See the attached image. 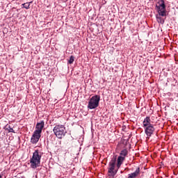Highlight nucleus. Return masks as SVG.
Listing matches in <instances>:
<instances>
[{
	"label": "nucleus",
	"instance_id": "nucleus-1",
	"mask_svg": "<svg viewBox=\"0 0 178 178\" xmlns=\"http://www.w3.org/2000/svg\"><path fill=\"white\" fill-rule=\"evenodd\" d=\"M117 162V156H113L111 160L108 163V178H115V176L117 175L119 168L116 166ZM116 166V167H115Z\"/></svg>",
	"mask_w": 178,
	"mask_h": 178
},
{
	"label": "nucleus",
	"instance_id": "nucleus-2",
	"mask_svg": "<svg viewBox=\"0 0 178 178\" xmlns=\"http://www.w3.org/2000/svg\"><path fill=\"white\" fill-rule=\"evenodd\" d=\"M42 158V154L39 153V150L36 149L33 153V156L30 159V167L32 169H35L40 165V160Z\"/></svg>",
	"mask_w": 178,
	"mask_h": 178
},
{
	"label": "nucleus",
	"instance_id": "nucleus-3",
	"mask_svg": "<svg viewBox=\"0 0 178 178\" xmlns=\"http://www.w3.org/2000/svg\"><path fill=\"white\" fill-rule=\"evenodd\" d=\"M42 158V154L39 153V150L36 149L33 153V156L30 159V167L32 169H35L40 165V160Z\"/></svg>",
	"mask_w": 178,
	"mask_h": 178
},
{
	"label": "nucleus",
	"instance_id": "nucleus-4",
	"mask_svg": "<svg viewBox=\"0 0 178 178\" xmlns=\"http://www.w3.org/2000/svg\"><path fill=\"white\" fill-rule=\"evenodd\" d=\"M54 134L58 139H62L65 136V127L62 124L56 125L53 129Z\"/></svg>",
	"mask_w": 178,
	"mask_h": 178
},
{
	"label": "nucleus",
	"instance_id": "nucleus-5",
	"mask_svg": "<svg viewBox=\"0 0 178 178\" xmlns=\"http://www.w3.org/2000/svg\"><path fill=\"white\" fill-rule=\"evenodd\" d=\"M100 102V96L95 95L92 96L88 101V108L93 110L99 107Z\"/></svg>",
	"mask_w": 178,
	"mask_h": 178
},
{
	"label": "nucleus",
	"instance_id": "nucleus-6",
	"mask_svg": "<svg viewBox=\"0 0 178 178\" xmlns=\"http://www.w3.org/2000/svg\"><path fill=\"white\" fill-rule=\"evenodd\" d=\"M144 129H145V134L148 137H152V136L154 134V132L155 131V128L154 124L148 126L146 128H144Z\"/></svg>",
	"mask_w": 178,
	"mask_h": 178
},
{
	"label": "nucleus",
	"instance_id": "nucleus-7",
	"mask_svg": "<svg viewBox=\"0 0 178 178\" xmlns=\"http://www.w3.org/2000/svg\"><path fill=\"white\" fill-rule=\"evenodd\" d=\"M41 138V134L36 131H33V134L31 138V143L32 144H37Z\"/></svg>",
	"mask_w": 178,
	"mask_h": 178
},
{
	"label": "nucleus",
	"instance_id": "nucleus-8",
	"mask_svg": "<svg viewBox=\"0 0 178 178\" xmlns=\"http://www.w3.org/2000/svg\"><path fill=\"white\" fill-rule=\"evenodd\" d=\"M44 127V121H41L40 122H38L35 125V132L41 134Z\"/></svg>",
	"mask_w": 178,
	"mask_h": 178
},
{
	"label": "nucleus",
	"instance_id": "nucleus-9",
	"mask_svg": "<svg viewBox=\"0 0 178 178\" xmlns=\"http://www.w3.org/2000/svg\"><path fill=\"white\" fill-rule=\"evenodd\" d=\"M140 175V167L136 168L134 172L128 174L127 178H137Z\"/></svg>",
	"mask_w": 178,
	"mask_h": 178
},
{
	"label": "nucleus",
	"instance_id": "nucleus-10",
	"mask_svg": "<svg viewBox=\"0 0 178 178\" xmlns=\"http://www.w3.org/2000/svg\"><path fill=\"white\" fill-rule=\"evenodd\" d=\"M116 160H117L116 167L118 168V169H120L121 165L123 164V162L125 161V157L122 156H118V157L116 158Z\"/></svg>",
	"mask_w": 178,
	"mask_h": 178
},
{
	"label": "nucleus",
	"instance_id": "nucleus-11",
	"mask_svg": "<svg viewBox=\"0 0 178 178\" xmlns=\"http://www.w3.org/2000/svg\"><path fill=\"white\" fill-rule=\"evenodd\" d=\"M153 124L151 123V119L150 117H146L144 118V120L143 122V127L145 129L146 127H148Z\"/></svg>",
	"mask_w": 178,
	"mask_h": 178
},
{
	"label": "nucleus",
	"instance_id": "nucleus-12",
	"mask_svg": "<svg viewBox=\"0 0 178 178\" xmlns=\"http://www.w3.org/2000/svg\"><path fill=\"white\" fill-rule=\"evenodd\" d=\"M159 16H166V7H157Z\"/></svg>",
	"mask_w": 178,
	"mask_h": 178
},
{
	"label": "nucleus",
	"instance_id": "nucleus-13",
	"mask_svg": "<svg viewBox=\"0 0 178 178\" xmlns=\"http://www.w3.org/2000/svg\"><path fill=\"white\" fill-rule=\"evenodd\" d=\"M128 154H129L128 149H124L121 150V152L120 153V156L125 158L126 156H128Z\"/></svg>",
	"mask_w": 178,
	"mask_h": 178
},
{
	"label": "nucleus",
	"instance_id": "nucleus-14",
	"mask_svg": "<svg viewBox=\"0 0 178 178\" xmlns=\"http://www.w3.org/2000/svg\"><path fill=\"white\" fill-rule=\"evenodd\" d=\"M159 6H156V8H166L165 1L164 0H160L159 2Z\"/></svg>",
	"mask_w": 178,
	"mask_h": 178
},
{
	"label": "nucleus",
	"instance_id": "nucleus-15",
	"mask_svg": "<svg viewBox=\"0 0 178 178\" xmlns=\"http://www.w3.org/2000/svg\"><path fill=\"white\" fill-rule=\"evenodd\" d=\"M30 3H32V1H31L29 3H24L22 4V6L24 9H30Z\"/></svg>",
	"mask_w": 178,
	"mask_h": 178
},
{
	"label": "nucleus",
	"instance_id": "nucleus-16",
	"mask_svg": "<svg viewBox=\"0 0 178 178\" xmlns=\"http://www.w3.org/2000/svg\"><path fill=\"white\" fill-rule=\"evenodd\" d=\"M74 62V56H71L70 58V60H68V63L70 65L73 64V63Z\"/></svg>",
	"mask_w": 178,
	"mask_h": 178
},
{
	"label": "nucleus",
	"instance_id": "nucleus-17",
	"mask_svg": "<svg viewBox=\"0 0 178 178\" xmlns=\"http://www.w3.org/2000/svg\"><path fill=\"white\" fill-rule=\"evenodd\" d=\"M7 130H8V133L15 134V130L10 127V125H8V128H7Z\"/></svg>",
	"mask_w": 178,
	"mask_h": 178
},
{
	"label": "nucleus",
	"instance_id": "nucleus-18",
	"mask_svg": "<svg viewBox=\"0 0 178 178\" xmlns=\"http://www.w3.org/2000/svg\"><path fill=\"white\" fill-rule=\"evenodd\" d=\"M158 19L160 21V23H162V18L161 17H158Z\"/></svg>",
	"mask_w": 178,
	"mask_h": 178
},
{
	"label": "nucleus",
	"instance_id": "nucleus-19",
	"mask_svg": "<svg viewBox=\"0 0 178 178\" xmlns=\"http://www.w3.org/2000/svg\"><path fill=\"white\" fill-rule=\"evenodd\" d=\"M3 177V175H0V178H2Z\"/></svg>",
	"mask_w": 178,
	"mask_h": 178
},
{
	"label": "nucleus",
	"instance_id": "nucleus-20",
	"mask_svg": "<svg viewBox=\"0 0 178 178\" xmlns=\"http://www.w3.org/2000/svg\"><path fill=\"white\" fill-rule=\"evenodd\" d=\"M149 1H154V0H149Z\"/></svg>",
	"mask_w": 178,
	"mask_h": 178
},
{
	"label": "nucleus",
	"instance_id": "nucleus-21",
	"mask_svg": "<svg viewBox=\"0 0 178 178\" xmlns=\"http://www.w3.org/2000/svg\"><path fill=\"white\" fill-rule=\"evenodd\" d=\"M154 1H157V0H154Z\"/></svg>",
	"mask_w": 178,
	"mask_h": 178
}]
</instances>
